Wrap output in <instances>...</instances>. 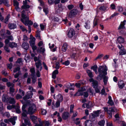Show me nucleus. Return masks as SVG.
Segmentation results:
<instances>
[{
	"label": "nucleus",
	"mask_w": 126,
	"mask_h": 126,
	"mask_svg": "<svg viewBox=\"0 0 126 126\" xmlns=\"http://www.w3.org/2000/svg\"><path fill=\"white\" fill-rule=\"evenodd\" d=\"M8 102L10 104H14L16 103L15 99L11 97H9Z\"/></svg>",
	"instance_id": "5701e85b"
},
{
	"label": "nucleus",
	"mask_w": 126,
	"mask_h": 126,
	"mask_svg": "<svg viewBox=\"0 0 126 126\" xmlns=\"http://www.w3.org/2000/svg\"><path fill=\"white\" fill-rule=\"evenodd\" d=\"M103 77V82L104 84L105 85L107 84V82L108 77L105 76H104Z\"/></svg>",
	"instance_id": "c9c22d12"
},
{
	"label": "nucleus",
	"mask_w": 126,
	"mask_h": 126,
	"mask_svg": "<svg viewBox=\"0 0 126 126\" xmlns=\"http://www.w3.org/2000/svg\"><path fill=\"white\" fill-rule=\"evenodd\" d=\"M9 28L10 29H13L16 28V24L14 23H9L8 25Z\"/></svg>",
	"instance_id": "bb28decb"
},
{
	"label": "nucleus",
	"mask_w": 126,
	"mask_h": 126,
	"mask_svg": "<svg viewBox=\"0 0 126 126\" xmlns=\"http://www.w3.org/2000/svg\"><path fill=\"white\" fill-rule=\"evenodd\" d=\"M23 60L21 58H19L16 61V63H20L22 62Z\"/></svg>",
	"instance_id": "5fc2aeb1"
},
{
	"label": "nucleus",
	"mask_w": 126,
	"mask_h": 126,
	"mask_svg": "<svg viewBox=\"0 0 126 126\" xmlns=\"http://www.w3.org/2000/svg\"><path fill=\"white\" fill-rule=\"evenodd\" d=\"M85 25H84L85 27L87 29H89L90 25L89 23H85Z\"/></svg>",
	"instance_id": "e2e57ef3"
},
{
	"label": "nucleus",
	"mask_w": 126,
	"mask_h": 126,
	"mask_svg": "<svg viewBox=\"0 0 126 126\" xmlns=\"http://www.w3.org/2000/svg\"><path fill=\"white\" fill-rule=\"evenodd\" d=\"M68 46V45L66 43H64L63 44L61 48L63 53L66 52Z\"/></svg>",
	"instance_id": "4468645a"
},
{
	"label": "nucleus",
	"mask_w": 126,
	"mask_h": 126,
	"mask_svg": "<svg viewBox=\"0 0 126 126\" xmlns=\"http://www.w3.org/2000/svg\"><path fill=\"white\" fill-rule=\"evenodd\" d=\"M36 111V107L35 105H30L28 110L27 113L29 114H32Z\"/></svg>",
	"instance_id": "7ed1b4c3"
},
{
	"label": "nucleus",
	"mask_w": 126,
	"mask_h": 126,
	"mask_svg": "<svg viewBox=\"0 0 126 126\" xmlns=\"http://www.w3.org/2000/svg\"><path fill=\"white\" fill-rule=\"evenodd\" d=\"M125 84L124 82L122 80L119 81L118 82V85L119 88L122 89L125 86Z\"/></svg>",
	"instance_id": "ddd939ff"
},
{
	"label": "nucleus",
	"mask_w": 126,
	"mask_h": 126,
	"mask_svg": "<svg viewBox=\"0 0 126 126\" xmlns=\"http://www.w3.org/2000/svg\"><path fill=\"white\" fill-rule=\"evenodd\" d=\"M24 123L25 124L23 123L22 125L20 126H26V125H27L28 126H32V125L31 124L30 121L28 119H25L24 120Z\"/></svg>",
	"instance_id": "a211bd4d"
},
{
	"label": "nucleus",
	"mask_w": 126,
	"mask_h": 126,
	"mask_svg": "<svg viewBox=\"0 0 126 126\" xmlns=\"http://www.w3.org/2000/svg\"><path fill=\"white\" fill-rule=\"evenodd\" d=\"M69 112H65L63 113L62 115V118L64 120H66L69 117Z\"/></svg>",
	"instance_id": "dca6fc26"
},
{
	"label": "nucleus",
	"mask_w": 126,
	"mask_h": 126,
	"mask_svg": "<svg viewBox=\"0 0 126 126\" xmlns=\"http://www.w3.org/2000/svg\"><path fill=\"white\" fill-rule=\"evenodd\" d=\"M78 10L76 9H74L71 10L69 14V16L70 17L75 16L78 13Z\"/></svg>",
	"instance_id": "39448f33"
},
{
	"label": "nucleus",
	"mask_w": 126,
	"mask_h": 126,
	"mask_svg": "<svg viewBox=\"0 0 126 126\" xmlns=\"http://www.w3.org/2000/svg\"><path fill=\"white\" fill-rule=\"evenodd\" d=\"M89 81L90 82H92V86L94 88H95L98 87V83L97 81L94 80L93 78H91L89 79Z\"/></svg>",
	"instance_id": "423d86ee"
},
{
	"label": "nucleus",
	"mask_w": 126,
	"mask_h": 126,
	"mask_svg": "<svg viewBox=\"0 0 126 126\" xmlns=\"http://www.w3.org/2000/svg\"><path fill=\"white\" fill-rule=\"evenodd\" d=\"M30 40L29 42L30 46L35 44V38L32 35H30Z\"/></svg>",
	"instance_id": "f8f14e48"
},
{
	"label": "nucleus",
	"mask_w": 126,
	"mask_h": 126,
	"mask_svg": "<svg viewBox=\"0 0 126 126\" xmlns=\"http://www.w3.org/2000/svg\"><path fill=\"white\" fill-rule=\"evenodd\" d=\"M25 11L23 10L22 12V18L21 19V21L26 25H32L33 22L31 20H29V18L28 16L25 15Z\"/></svg>",
	"instance_id": "f257e3e1"
},
{
	"label": "nucleus",
	"mask_w": 126,
	"mask_h": 126,
	"mask_svg": "<svg viewBox=\"0 0 126 126\" xmlns=\"http://www.w3.org/2000/svg\"><path fill=\"white\" fill-rule=\"evenodd\" d=\"M108 99L109 100L108 101V103L111 106L113 105L114 103L112 100L111 97L110 96H109Z\"/></svg>",
	"instance_id": "c756f323"
},
{
	"label": "nucleus",
	"mask_w": 126,
	"mask_h": 126,
	"mask_svg": "<svg viewBox=\"0 0 126 126\" xmlns=\"http://www.w3.org/2000/svg\"><path fill=\"white\" fill-rule=\"evenodd\" d=\"M57 101L62 102L63 100V97L60 94H59L56 96Z\"/></svg>",
	"instance_id": "a878e982"
},
{
	"label": "nucleus",
	"mask_w": 126,
	"mask_h": 126,
	"mask_svg": "<svg viewBox=\"0 0 126 126\" xmlns=\"http://www.w3.org/2000/svg\"><path fill=\"white\" fill-rule=\"evenodd\" d=\"M126 24V20H124L123 22H121V23L118 28V29L120 30L125 29L124 25Z\"/></svg>",
	"instance_id": "2eb2a0df"
},
{
	"label": "nucleus",
	"mask_w": 126,
	"mask_h": 126,
	"mask_svg": "<svg viewBox=\"0 0 126 126\" xmlns=\"http://www.w3.org/2000/svg\"><path fill=\"white\" fill-rule=\"evenodd\" d=\"M70 63L69 61L67 60L64 62L62 63V64L66 66H67L70 64Z\"/></svg>",
	"instance_id": "4d7b16f0"
},
{
	"label": "nucleus",
	"mask_w": 126,
	"mask_h": 126,
	"mask_svg": "<svg viewBox=\"0 0 126 126\" xmlns=\"http://www.w3.org/2000/svg\"><path fill=\"white\" fill-rule=\"evenodd\" d=\"M117 40L118 42L120 44L123 43L124 42V38L121 36H119L117 38Z\"/></svg>",
	"instance_id": "c85d7f7f"
},
{
	"label": "nucleus",
	"mask_w": 126,
	"mask_h": 126,
	"mask_svg": "<svg viewBox=\"0 0 126 126\" xmlns=\"http://www.w3.org/2000/svg\"><path fill=\"white\" fill-rule=\"evenodd\" d=\"M93 106V105L92 102L89 101L88 103H86V108H89Z\"/></svg>",
	"instance_id": "e433bc0d"
},
{
	"label": "nucleus",
	"mask_w": 126,
	"mask_h": 126,
	"mask_svg": "<svg viewBox=\"0 0 126 126\" xmlns=\"http://www.w3.org/2000/svg\"><path fill=\"white\" fill-rule=\"evenodd\" d=\"M36 37L37 38L40 40H41L40 35L39 33L38 32H36Z\"/></svg>",
	"instance_id": "864d4df0"
},
{
	"label": "nucleus",
	"mask_w": 126,
	"mask_h": 126,
	"mask_svg": "<svg viewBox=\"0 0 126 126\" xmlns=\"http://www.w3.org/2000/svg\"><path fill=\"white\" fill-rule=\"evenodd\" d=\"M30 46L32 47V49L33 51H34L36 50H37V47L35 45V44L33 45Z\"/></svg>",
	"instance_id": "37998d69"
},
{
	"label": "nucleus",
	"mask_w": 126,
	"mask_h": 126,
	"mask_svg": "<svg viewBox=\"0 0 126 126\" xmlns=\"http://www.w3.org/2000/svg\"><path fill=\"white\" fill-rule=\"evenodd\" d=\"M20 74L21 72L20 71H18L17 73L14 75V77L15 78H17Z\"/></svg>",
	"instance_id": "774afa93"
},
{
	"label": "nucleus",
	"mask_w": 126,
	"mask_h": 126,
	"mask_svg": "<svg viewBox=\"0 0 126 126\" xmlns=\"http://www.w3.org/2000/svg\"><path fill=\"white\" fill-rule=\"evenodd\" d=\"M30 94H27L23 97V99L24 100H26L29 99V98L31 97L32 96L33 94V93L32 92H30Z\"/></svg>",
	"instance_id": "aec40b11"
},
{
	"label": "nucleus",
	"mask_w": 126,
	"mask_h": 126,
	"mask_svg": "<svg viewBox=\"0 0 126 126\" xmlns=\"http://www.w3.org/2000/svg\"><path fill=\"white\" fill-rule=\"evenodd\" d=\"M97 66L96 65H95L91 67V69H93L96 74H97Z\"/></svg>",
	"instance_id": "7c9ffc66"
},
{
	"label": "nucleus",
	"mask_w": 126,
	"mask_h": 126,
	"mask_svg": "<svg viewBox=\"0 0 126 126\" xmlns=\"http://www.w3.org/2000/svg\"><path fill=\"white\" fill-rule=\"evenodd\" d=\"M45 51V46L39 47L37 49V51L38 53H44Z\"/></svg>",
	"instance_id": "9b49d317"
},
{
	"label": "nucleus",
	"mask_w": 126,
	"mask_h": 126,
	"mask_svg": "<svg viewBox=\"0 0 126 126\" xmlns=\"http://www.w3.org/2000/svg\"><path fill=\"white\" fill-rule=\"evenodd\" d=\"M86 72L88 73L89 77L90 78H92L93 77V75L91 71L89 70H87Z\"/></svg>",
	"instance_id": "473e14b6"
},
{
	"label": "nucleus",
	"mask_w": 126,
	"mask_h": 126,
	"mask_svg": "<svg viewBox=\"0 0 126 126\" xmlns=\"http://www.w3.org/2000/svg\"><path fill=\"white\" fill-rule=\"evenodd\" d=\"M30 6L28 5L25 4L22 6L21 7L22 9H26L29 8Z\"/></svg>",
	"instance_id": "de8ad7c7"
},
{
	"label": "nucleus",
	"mask_w": 126,
	"mask_h": 126,
	"mask_svg": "<svg viewBox=\"0 0 126 126\" xmlns=\"http://www.w3.org/2000/svg\"><path fill=\"white\" fill-rule=\"evenodd\" d=\"M26 105L24 104L23 105L22 108V111H27V110H26Z\"/></svg>",
	"instance_id": "bf43d9fd"
},
{
	"label": "nucleus",
	"mask_w": 126,
	"mask_h": 126,
	"mask_svg": "<svg viewBox=\"0 0 126 126\" xmlns=\"http://www.w3.org/2000/svg\"><path fill=\"white\" fill-rule=\"evenodd\" d=\"M79 118H77L76 119V120L75 121V123L77 125H78L80 123V121L79 120Z\"/></svg>",
	"instance_id": "603ef678"
},
{
	"label": "nucleus",
	"mask_w": 126,
	"mask_h": 126,
	"mask_svg": "<svg viewBox=\"0 0 126 126\" xmlns=\"http://www.w3.org/2000/svg\"><path fill=\"white\" fill-rule=\"evenodd\" d=\"M10 93L11 94L12 96H14V95L13 94V93L14 92L15 89L14 88V86L11 87L10 88Z\"/></svg>",
	"instance_id": "2f4dec72"
},
{
	"label": "nucleus",
	"mask_w": 126,
	"mask_h": 126,
	"mask_svg": "<svg viewBox=\"0 0 126 126\" xmlns=\"http://www.w3.org/2000/svg\"><path fill=\"white\" fill-rule=\"evenodd\" d=\"M31 119L32 121H34L36 119L37 117L34 115H33L31 117Z\"/></svg>",
	"instance_id": "338daca9"
},
{
	"label": "nucleus",
	"mask_w": 126,
	"mask_h": 126,
	"mask_svg": "<svg viewBox=\"0 0 126 126\" xmlns=\"http://www.w3.org/2000/svg\"><path fill=\"white\" fill-rule=\"evenodd\" d=\"M18 93L21 95L22 96H23L24 95V92L22 90L19 89L18 91Z\"/></svg>",
	"instance_id": "c03bdc74"
},
{
	"label": "nucleus",
	"mask_w": 126,
	"mask_h": 126,
	"mask_svg": "<svg viewBox=\"0 0 126 126\" xmlns=\"http://www.w3.org/2000/svg\"><path fill=\"white\" fill-rule=\"evenodd\" d=\"M28 89L30 90H31L32 91H30L31 92H35V90L33 89V87L31 86H29Z\"/></svg>",
	"instance_id": "680f3d73"
},
{
	"label": "nucleus",
	"mask_w": 126,
	"mask_h": 126,
	"mask_svg": "<svg viewBox=\"0 0 126 126\" xmlns=\"http://www.w3.org/2000/svg\"><path fill=\"white\" fill-rule=\"evenodd\" d=\"M0 2L1 3H2L7 6L9 7L10 6V5L8 4V0H0Z\"/></svg>",
	"instance_id": "4be33fe9"
},
{
	"label": "nucleus",
	"mask_w": 126,
	"mask_h": 126,
	"mask_svg": "<svg viewBox=\"0 0 126 126\" xmlns=\"http://www.w3.org/2000/svg\"><path fill=\"white\" fill-rule=\"evenodd\" d=\"M22 47L26 50H27L29 48V45L26 42H23L22 45Z\"/></svg>",
	"instance_id": "9d476101"
},
{
	"label": "nucleus",
	"mask_w": 126,
	"mask_h": 126,
	"mask_svg": "<svg viewBox=\"0 0 126 126\" xmlns=\"http://www.w3.org/2000/svg\"><path fill=\"white\" fill-rule=\"evenodd\" d=\"M85 90V89L84 87H81L78 90V91L77 92V93H79V94H80L81 93V92Z\"/></svg>",
	"instance_id": "4c0bfd02"
},
{
	"label": "nucleus",
	"mask_w": 126,
	"mask_h": 126,
	"mask_svg": "<svg viewBox=\"0 0 126 126\" xmlns=\"http://www.w3.org/2000/svg\"><path fill=\"white\" fill-rule=\"evenodd\" d=\"M15 106L14 105H9L7 107V108L8 110H11L12 108L15 107Z\"/></svg>",
	"instance_id": "13d9d810"
},
{
	"label": "nucleus",
	"mask_w": 126,
	"mask_h": 126,
	"mask_svg": "<svg viewBox=\"0 0 126 126\" xmlns=\"http://www.w3.org/2000/svg\"><path fill=\"white\" fill-rule=\"evenodd\" d=\"M118 47L120 50L119 52V55H122L126 54V50L124 49V46L121 44L118 45Z\"/></svg>",
	"instance_id": "20e7f679"
},
{
	"label": "nucleus",
	"mask_w": 126,
	"mask_h": 126,
	"mask_svg": "<svg viewBox=\"0 0 126 126\" xmlns=\"http://www.w3.org/2000/svg\"><path fill=\"white\" fill-rule=\"evenodd\" d=\"M19 28L23 32H24L25 31H26V32H27V30L24 26L21 25H20Z\"/></svg>",
	"instance_id": "49530a36"
},
{
	"label": "nucleus",
	"mask_w": 126,
	"mask_h": 126,
	"mask_svg": "<svg viewBox=\"0 0 126 126\" xmlns=\"http://www.w3.org/2000/svg\"><path fill=\"white\" fill-rule=\"evenodd\" d=\"M19 108V107L18 106H17L16 107V112L17 113H19L21 112Z\"/></svg>",
	"instance_id": "a18cd8bd"
},
{
	"label": "nucleus",
	"mask_w": 126,
	"mask_h": 126,
	"mask_svg": "<svg viewBox=\"0 0 126 126\" xmlns=\"http://www.w3.org/2000/svg\"><path fill=\"white\" fill-rule=\"evenodd\" d=\"M6 84H7V86L8 87H11L14 86V84H13V83H11V82H7V83Z\"/></svg>",
	"instance_id": "09e8293b"
},
{
	"label": "nucleus",
	"mask_w": 126,
	"mask_h": 126,
	"mask_svg": "<svg viewBox=\"0 0 126 126\" xmlns=\"http://www.w3.org/2000/svg\"><path fill=\"white\" fill-rule=\"evenodd\" d=\"M107 70L108 68L106 66H99L98 69V71L99 73V76L102 78L104 76L107 75Z\"/></svg>",
	"instance_id": "f03ea898"
},
{
	"label": "nucleus",
	"mask_w": 126,
	"mask_h": 126,
	"mask_svg": "<svg viewBox=\"0 0 126 126\" xmlns=\"http://www.w3.org/2000/svg\"><path fill=\"white\" fill-rule=\"evenodd\" d=\"M14 6H18L19 3L16 0H14Z\"/></svg>",
	"instance_id": "69168bd1"
},
{
	"label": "nucleus",
	"mask_w": 126,
	"mask_h": 126,
	"mask_svg": "<svg viewBox=\"0 0 126 126\" xmlns=\"http://www.w3.org/2000/svg\"><path fill=\"white\" fill-rule=\"evenodd\" d=\"M17 118L16 117H14L13 118H9V122L11 123L13 125H15L16 123L15 120Z\"/></svg>",
	"instance_id": "6ab92c4d"
},
{
	"label": "nucleus",
	"mask_w": 126,
	"mask_h": 126,
	"mask_svg": "<svg viewBox=\"0 0 126 126\" xmlns=\"http://www.w3.org/2000/svg\"><path fill=\"white\" fill-rule=\"evenodd\" d=\"M101 112V110H98L97 111H93V113H92V117L94 118L99 116V114Z\"/></svg>",
	"instance_id": "1a4fd4ad"
},
{
	"label": "nucleus",
	"mask_w": 126,
	"mask_h": 126,
	"mask_svg": "<svg viewBox=\"0 0 126 126\" xmlns=\"http://www.w3.org/2000/svg\"><path fill=\"white\" fill-rule=\"evenodd\" d=\"M10 17V15H8L7 16L6 18L4 20V22L6 23H8V20L9 19Z\"/></svg>",
	"instance_id": "8fccbe9b"
},
{
	"label": "nucleus",
	"mask_w": 126,
	"mask_h": 126,
	"mask_svg": "<svg viewBox=\"0 0 126 126\" xmlns=\"http://www.w3.org/2000/svg\"><path fill=\"white\" fill-rule=\"evenodd\" d=\"M30 71L31 73V76L32 77H34L35 74V70L34 68H30Z\"/></svg>",
	"instance_id": "393cba45"
},
{
	"label": "nucleus",
	"mask_w": 126,
	"mask_h": 126,
	"mask_svg": "<svg viewBox=\"0 0 126 126\" xmlns=\"http://www.w3.org/2000/svg\"><path fill=\"white\" fill-rule=\"evenodd\" d=\"M83 95L84 96L86 97H87L88 96L89 94L87 92H84L83 93L82 92L81 93L79 94V95Z\"/></svg>",
	"instance_id": "72a5a7b5"
},
{
	"label": "nucleus",
	"mask_w": 126,
	"mask_h": 126,
	"mask_svg": "<svg viewBox=\"0 0 126 126\" xmlns=\"http://www.w3.org/2000/svg\"><path fill=\"white\" fill-rule=\"evenodd\" d=\"M42 122L43 124H45V126H49L50 124L48 121H43Z\"/></svg>",
	"instance_id": "3c124183"
},
{
	"label": "nucleus",
	"mask_w": 126,
	"mask_h": 126,
	"mask_svg": "<svg viewBox=\"0 0 126 126\" xmlns=\"http://www.w3.org/2000/svg\"><path fill=\"white\" fill-rule=\"evenodd\" d=\"M7 39H6L5 40H8L9 41V43L10 42V40L13 41L14 40L13 37L12 35H10L8 36L7 37Z\"/></svg>",
	"instance_id": "58836bf2"
},
{
	"label": "nucleus",
	"mask_w": 126,
	"mask_h": 126,
	"mask_svg": "<svg viewBox=\"0 0 126 126\" xmlns=\"http://www.w3.org/2000/svg\"><path fill=\"white\" fill-rule=\"evenodd\" d=\"M13 66V64L12 63H10V64H7V66L8 68L11 69H12Z\"/></svg>",
	"instance_id": "0e129e2a"
},
{
	"label": "nucleus",
	"mask_w": 126,
	"mask_h": 126,
	"mask_svg": "<svg viewBox=\"0 0 126 126\" xmlns=\"http://www.w3.org/2000/svg\"><path fill=\"white\" fill-rule=\"evenodd\" d=\"M75 34V31L73 29L71 28L70 29L68 32L67 35L68 37L69 38H72Z\"/></svg>",
	"instance_id": "0eeeda50"
},
{
	"label": "nucleus",
	"mask_w": 126,
	"mask_h": 126,
	"mask_svg": "<svg viewBox=\"0 0 126 126\" xmlns=\"http://www.w3.org/2000/svg\"><path fill=\"white\" fill-rule=\"evenodd\" d=\"M4 42L5 44L4 46V49L7 52L9 53L10 52V50L9 49L7 45L9 43V40H5Z\"/></svg>",
	"instance_id": "6e6552de"
},
{
	"label": "nucleus",
	"mask_w": 126,
	"mask_h": 126,
	"mask_svg": "<svg viewBox=\"0 0 126 126\" xmlns=\"http://www.w3.org/2000/svg\"><path fill=\"white\" fill-rule=\"evenodd\" d=\"M92 123L91 121L88 120L85 122V126H92Z\"/></svg>",
	"instance_id": "b1692460"
},
{
	"label": "nucleus",
	"mask_w": 126,
	"mask_h": 126,
	"mask_svg": "<svg viewBox=\"0 0 126 126\" xmlns=\"http://www.w3.org/2000/svg\"><path fill=\"white\" fill-rule=\"evenodd\" d=\"M20 66H18L17 67L15 68L13 71V72L14 73H15L17 71H20Z\"/></svg>",
	"instance_id": "6e6d98bb"
},
{
	"label": "nucleus",
	"mask_w": 126,
	"mask_h": 126,
	"mask_svg": "<svg viewBox=\"0 0 126 126\" xmlns=\"http://www.w3.org/2000/svg\"><path fill=\"white\" fill-rule=\"evenodd\" d=\"M9 97L6 94H3L2 97V101L5 102H8Z\"/></svg>",
	"instance_id": "f3484780"
},
{
	"label": "nucleus",
	"mask_w": 126,
	"mask_h": 126,
	"mask_svg": "<svg viewBox=\"0 0 126 126\" xmlns=\"http://www.w3.org/2000/svg\"><path fill=\"white\" fill-rule=\"evenodd\" d=\"M107 113L109 115V118H111L112 116V112L109 109L107 111Z\"/></svg>",
	"instance_id": "a19ab883"
},
{
	"label": "nucleus",
	"mask_w": 126,
	"mask_h": 126,
	"mask_svg": "<svg viewBox=\"0 0 126 126\" xmlns=\"http://www.w3.org/2000/svg\"><path fill=\"white\" fill-rule=\"evenodd\" d=\"M105 121L104 120H102L98 122V124L100 126H103L105 124Z\"/></svg>",
	"instance_id": "ea45409f"
},
{
	"label": "nucleus",
	"mask_w": 126,
	"mask_h": 126,
	"mask_svg": "<svg viewBox=\"0 0 126 126\" xmlns=\"http://www.w3.org/2000/svg\"><path fill=\"white\" fill-rule=\"evenodd\" d=\"M9 47L12 48L16 47L17 46V44L15 42H9Z\"/></svg>",
	"instance_id": "412c9836"
},
{
	"label": "nucleus",
	"mask_w": 126,
	"mask_h": 126,
	"mask_svg": "<svg viewBox=\"0 0 126 126\" xmlns=\"http://www.w3.org/2000/svg\"><path fill=\"white\" fill-rule=\"evenodd\" d=\"M35 65L36 67L38 69L39 67L41 66L42 65L41 61L40 60H38L37 62L35 63Z\"/></svg>",
	"instance_id": "cd10ccee"
},
{
	"label": "nucleus",
	"mask_w": 126,
	"mask_h": 126,
	"mask_svg": "<svg viewBox=\"0 0 126 126\" xmlns=\"http://www.w3.org/2000/svg\"><path fill=\"white\" fill-rule=\"evenodd\" d=\"M38 46L39 47L44 46V43L42 41H40L38 44Z\"/></svg>",
	"instance_id": "79ce46f5"
},
{
	"label": "nucleus",
	"mask_w": 126,
	"mask_h": 126,
	"mask_svg": "<svg viewBox=\"0 0 126 126\" xmlns=\"http://www.w3.org/2000/svg\"><path fill=\"white\" fill-rule=\"evenodd\" d=\"M107 7V6L106 5H103L100 7L99 9L102 11H105Z\"/></svg>",
	"instance_id": "f704fd0d"
},
{
	"label": "nucleus",
	"mask_w": 126,
	"mask_h": 126,
	"mask_svg": "<svg viewBox=\"0 0 126 126\" xmlns=\"http://www.w3.org/2000/svg\"><path fill=\"white\" fill-rule=\"evenodd\" d=\"M43 11L45 13L46 15L48 13V9L47 8L44 7L43 8Z\"/></svg>",
	"instance_id": "052dcab7"
}]
</instances>
